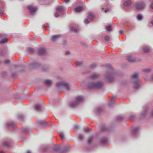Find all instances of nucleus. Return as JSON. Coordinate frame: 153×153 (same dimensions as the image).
Here are the masks:
<instances>
[{"mask_svg": "<svg viewBox=\"0 0 153 153\" xmlns=\"http://www.w3.org/2000/svg\"><path fill=\"white\" fill-rule=\"evenodd\" d=\"M132 81L135 83L134 87V90H135L139 88L140 83V80L137 74H134L132 76Z\"/></svg>", "mask_w": 153, "mask_h": 153, "instance_id": "f257e3e1", "label": "nucleus"}, {"mask_svg": "<svg viewBox=\"0 0 153 153\" xmlns=\"http://www.w3.org/2000/svg\"><path fill=\"white\" fill-rule=\"evenodd\" d=\"M68 150V147H62L59 146L58 144H55L53 147L51 149L53 152H58L60 153L65 152Z\"/></svg>", "mask_w": 153, "mask_h": 153, "instance_id": "f03ea898", "label": "nucleus"}, {"mask_svg": "<svg viewBox=\"0 0 153 153\" xmlns=\"http://www.w3.org/2000/svg\"><path fill=\"white\" fill-rule=\"evenodd\" d=\"M103 85V83L101 82H98L95 83H91L88 85L90 88H101Z\"/></svg>", "mask_w": 153, "mask_h": 153, "instance_id": "7ed1b4c3", "label": "nucleus"}, {"mask_svg": "<svg viewBox=\"0 0 153 153\" xmlns=\"http://www.w3.org/2000/svg\"><path fill=\"white\" fill-rule=\"evenodd\" d=\"M56 85L58 86H63L68 90H69L70 88V86L69 84L65 81L59 82L56 83Z\"/></svg>", "mask_w": 153, "mask_h": 153, "instance_id": "20e7f679", "label": "nucleus"}, {"mask_svg": "<svg viewBox=\"0 0 153 153\" xmlns=\"http://www.w3.org/2000/svg\"><path fill=\"white\" fill-rule=\"evenodd\" d=\"M83 100V97L81 96H78L76 98V101H72L70 103L71 106H74L76 105L78 102L82 101Z\"/></svg>", "mask_w": 153, "mask_h": 153, "instance_id": "39448f33", "label": "nucleus"}, {"mask_svg": "<svg viewBox=\"0 0 153 153\" xmlns=\"http://www.w3.org/2000/svg\"><path fill=\"white\" fill-rule=\"evenodd\" d=\"M30 12L31 15H33L37 10V8L32 5H29L27 7Z\"/></svg>", "mask_w": 153, "mask_h": 153, "instance_id": "423d86ee", "label": "nucleus"}, {"mask_svg": "<svg viewBox=\"0 0 153 153\" xmlns=\"http://www.w3.org/2000/svg\"><path fill=\"white\" fill-rule=\"evenodd\" d=\"M145 5L143 3H138L135 5L136 8L137 9L141 10L144 7Z\"/></svg>", "mask_w": 153, "mask_h": 153, "instance_id": "0eeeda50", "label": "nucleus"}, {"mask_svg": "<svg viewBox=\"0 0 153 153\" xmlns=\"http://www.w3.org/2000/svg\"><path fill=\"white\" fill-rule=\"evenodd\" d=\"M60 37L59 35H56L53 36L51 39V40L53 42H55Z\"/></svg>", "mask_w": 153, "mask_h": 153, "instance_id": "6e6552de", "label": "nucleus"}, {"mask_svg": "<svg viewBox=\"0 0 153 153\" xmlns=\"http://www.w3.org/2000/svg\"><path fill=\"white\" fill-rule=\"evenodd\" d=\"M52 83V81L50 79L46 80L45 81V84L48 86L50 85Z\"/></svg>", "mask_w": 153, "mask_h": 153, "instance_id": "1a4fd4ad", "label": "nucleus"}, {"mask_svg": "<svg viewBox=\"0 0 153 153\" xmlns=\"http://www.w3.org/2000/svg\"><path fill=\"white\" fill-rule=\"evenodd\" d=\"M88 17L91 20H92L94 17V14L92 13H90L88 14Z\"/></svg>", "mask_w": 153, "mask_h": 153, "instance_id": "9d476101", "label": "nucleus"}, {"mask_svg": "<svg viewBox=\"0 0 153 153\" xmlns=\"http://www.w3.org/2000/svg\"><path fill=\"white\" fill-rule=\"evenodd\" d=\"M83 10V7L81 6H79L75 8V11L77 12H79Z\"/></svg>", "mask_w": 153, "mask_h": 153, "instance_id": "9b49d317", "label": "nucleus"}, {"mask_svg": "<svg viewBox=\"0 0 153 153\" xmlns=\"http://www.w3.org/2000/svg\"><path fill=\"white\" fill-rule=\"evenodd\" d=\"M38 52L40 54H43L45 52V49L41 48L38 50Z\"/></svg>", "mask_w": 153, "mask_h": 153, "instance_id": "f8f14e48", "label": "nucleus"}, {"mask_svg": "<svg viewBox=\"0 0 153 153\" xmlns=\"http://www.w3.org/2000/svg\"><path fill=\"white\" fill-rule=\"evenodd\" d=\"M101 130L102 132L107 131H108V128L106 126H103L101 128Z\"/></svg>", "mask_w": 153, "mask_h": 153, "instance_id": "ddd939ff", "label": "nucleus"}, {"mask_svg": "<svg viewBox=\"0 0 153 153\" xmlns=\"http://www.w3.org/2000/svg\"><path fill=\"white\" fill-rule=\"evenodd\" d=\"M142 50L144 52L147 53L149 52L150 49L148 47H145L143 48Z\"/></svg>", "mask_w": 153, "mask_h": 153, "instance_id": "4468645a", "label": "nucleus"}, {"mask_svg": "<svg viewBox=\"0 0 153 153\" xmlns=\"http://www.w3.org/2000/svg\"><path fill=\"white\" fill-rule=\"evenodd\" d=\"M35 109L38 111H41L42 110L41 106L38 104H37L35 105Z\"/></svg>", "mask_w": 153, "mask_h": 153, "instance_id": "2eb2a0df", "label": "nucleus"}, {"mask_svg": "<svg viewBox=\"0 0 153 153\" xmlns=\"http://www.w3.org/2000/svg\"><path fill=\"white\" fill-rule=\"evenodd\" d=\"M99 76V75L97 74H94L92 75L90 77V78L92 79H97Z\"/></svg>", "mask_w": 153, "mask_h": 153, "instance_id": "dca6fc26", "label": "nucleus"}, {"mask_svg": "<svg viewBox=\"0 0 153 153\" xmlns=\"http://www.w3.org/2000/svg\"><path fill=\"white\" fill-rule=\"evenodd\" d=\"M57 10L58 12L61 13H62L64 11L63 9L61 7H58L57 8Z\"/></svg>", "mask_w": 153, "mask_h": 153, "instance_id": "f3484780", "label": "nucleus"}, {"mask_svg": "<svg viewBox=\"0 0 153 153\" xmlns=\"http://www.w3.org/2000/svg\"><path fill=\"white\" fill-rule=\"evenodd\" d=\"M101 141L102 143H107L108 142V140L106 138L104 137L101 139Z\"/></svg>", "mask_w": 153, "mask_h": 153, "instance_id": "a211bd4d", "label": "nucleus"}, {"mask_svg": "<svg viewBox=\"0 0 153 153\" xmlns=\"http://www.w3.org/2000/svg\"><path fill=\"white\" fill-rule=\"evenodd\" d=\"M127 59L129 61L131 62H133L134 61V59L133 57L130 56H128Z\"/></svg>", "mask_w": 153, "mask_h": 153, "instance_id": "6ab92c4d", "label": "nucleus"}, {"mask_svg": "<svg viewBox=\"0 0 153 153\" xmlns=\"http://www.w3.org/2000/svg\"><path fill=\"white\" fill-rule=\"evenodd\" d=\"M131 3V1L128 0L126 1L124 3V5L126 6H128Z\"/></svg>", "mask_w": 153, "mask_h": 153, "instance_id": "aec40b11", "label": "nucleus"}, {"mask_svg": "<svg viewBox=\"0 0 153 153\" xmlns=\"http://www.w3.org/2000/svg\"><path fill=\"white\" fill-rule=\"evenodd\" d=\"M78 139L79 140L81 141L84 140V137L82 134H79L78 136Z\"/></svg>", "mask_w": 153, "mask_h": 153, "instance_id": "412c9836", "label": "nucleus"}, {"mask_svg": "<svg viewBox=\"0 0 153 153\" xmlns=\"http://www.w3.org/2000/svg\"><path fill=\"white\" fill-rule=\"evenodd\" d=\"M94 140V138L93 137H90L88 140V143H90L92 142V141Z\"/></svg>", "mask_w": 153, "mask_h": 153, "instance_id": "4be33fe9", "label": "nucleus"}, {"mask_svg": "<svg viewBox=\"0 0 153 153\" xmlns=\"http://www.w3.org/2000/svg\"><path fill=\"white\" fill-rule=\"evenodd\" d=\"M70 28L72 30L74 31L77 32L78 31V29H77L75 28L73 26H71L70 27Z\"/></svg>", "mask_w": 153, "mask_h": 153, "instance_id": "5701e85b", "label": "nucleus"}, {"mask_svg": "<svg viewBox=\"0 0 153 153\" xmlns=\"http://www.w3.org/2000/svg\"><path fill=\"white\" fill-rule=\"evenodd\" d=\"M7 125L8 126L12 127V128H14L15 126L12 123H8L7 124Z\"/></svg>", "mask_w": 153, "mask_h": 153, "instance_id": "b1692460", "label": "nucleus"}, {"mask_svg": "<svg viewBox=\"0 0 153 153\" xmlns=\"http://www.w3.org/2000/svg\"><path fill=\"white\" fill-rule=\"evenodd\" d=\"M59 135L60 137L62 139H63L64 138V134L62 132H60L59 133Z\"/></svg>", "mask_w": 153, "mask_h": 153, "instance_id": "393cba45", "label": "nucleus"}, {"mask_svg": "<svg viewBox=\"0 0 153 153\" xmlns=\"http://www.w3.org/2000/svg\"><path fill=\"white\" fill-rule=\"evenodd\" d=\"M137 19L139 20H141L142 19V16L140 14H138L137 16Z\"/></svg>", "mask_w": 153, "mask_h": 153, "instance_id": "a878e982", "label": "nucleus"}, {"mask_svg": "<svg viewBox=\"0 0 153 153\" xmlns=\"http://www.w3.org/2000/svg\"><path fill=\"white\" fill-rule=\"evenodd\" d=\"M106 29L108 31H110L111 30L112 27L111 25H108L106 27Z\"/></svg>", "mask_w": 153, "mask_h": 153, "instance_id": "bb28decb", "label": "nucleus"}, {"mask_svg": "<svg viewBox=\"0 0 153 153\" xmlns=\"http://www.w3.org/2000/svg\"><path fill=\"white\" fill-rule=\"evenodd\" d=\"M137 131V129L136 128H134L132 130V134H134L136 133Z\"/></svg>", "mask_w": 153, "mask_h": 153, "instance_id": "cd10ccee", "label": "nucleus"}, {"mask_svg": "<svg viewBox=\"0 0 153 153\" xmlns=\"http://www.w3.org/2000/svg\"><path fill=\"white\" fill-rule=\"evenodd\" d=\"M7 39H4L0 41V43H3L7 42Z\"/></svg>", "mask_w": 153, "mask_h": 153, "instance_id": "c85d7f7f", "label": "nucleus"}, {"mask_svg": "<svg viewBox=\"0 0 153 153\" xmlns=\"http://www.w3.org/2000/svg\"><path fill=\"white\" fill-rule=\"evenodd\" d=\"M27 50L30 53H32L33 52V49L31 48H29L27 49Z\"/></svg>", "mask_w": 153, "mask_h": 153, "instance_id": "c756f323", "label": "nucleus"}, {"mask_svg": "<svg viewBox=\"0 0 153 153\" xmlns=\"http://www.w3.org/2000/svg\"><path fill=\"white\" fill-rule=\"evenodd\" d=\"M18 117L19 119H22L24 117V116L22 114H20L18 115Z\"/></svg>", "mask_w": 153, "mask_h": 153, "instance_id": "7c9ffc66", "label": "nucleus"}, {"mask_svg": "<svg viewBox=\"0 0 153 153\" xmlns=\"http://www.w3.org/2000/svg\"><path fill=\"white\" fill-rule=\"evenodd\" d=\"M107 78H108V80L110 81H112L114 79L113 78L110 77V76H108L107 77Z\"/></svg>", "mask_w": 153, "mask_h": 153, "instance_id": "2f4dec72", "label": "nucleus"}, {"mask_svg": "<svg viewBox=\"0 0 153 153\" xmlns=\"http://www.w3.org/2000/svg\"><path fill=\"white\" fill-rule=\"evenodd\" d=\"M105 39L108 41L110 40V38L108 36H105Z\"/></svg>", "mask_w": 153, "mask_h": 153, "instance_id": "473e14b6", "label": "nucleus"}, {"mask_svg": "<svg viewBox=\"0 0 153 153\" xmlns=\"http://www.w3.org/2000/svg\"><path fill=\"white\" fill-rule=\"evenodd\" d=\"M123 119V117L121 116H119L117 118V119L118 120H122Z\"/></svg>", "mask_w": 153, "mask_h": 153, "instance_id": "72a5a7b5", "label": "nucleus"}, {"mask_svg": "<svg viewBox=\"0 0 153 153\" xmlns=\"http://www.w3.org/2000/svg\"><path fill=\"white\" fill-rule=\"evenodd\" d=\"M84 22L85 24H88L89 23V22L88 19H86L84 20Z\"/></svg>", "mask_w": 153, "mask_h": 153, "instance_id": "f704fd0d", "label": "nucleus"}, {"mask_svg": "<svg viewBox=\"0 0 153 153\" xmlns=\"http://www.w3.org/2000/svg\"><path fill=\"white\" fill-rule=\"evenodd\" d=\"M59 16V14L58 12H56L55 13V16L56 17H57Z\"/></svg>", "mask_w": 153, "mask_h": 153, "instance_id": "c9c22d12", "label": "nucleus"}, {"mask_svg": "<svg viewBox=\"0 0 153 153\" xmlns=\"http://www.w3.org/2000/svg\"><path fill=\"white\" fill-rule=\"evenodd\" d=\"M150 71V70L149 68H148V69H145L144 70V71L146 72H149Z\"/></svg>", "mask_w": 153, "mask_h": 153, "instance_id": "e433bc0d", "label": "nucleus"}, {"mask_svg": "<svg viewBox=\"0 0 153 153\" xmlns=\"http://www.w3.org/2000/svg\"><path fill=\"white\" fill-rule=\"evenodd\" d=\"M4 146L5 147H8L9 146V144H3Z\"/></svg>", "mask_w": 153, "mask_h": 153, "instance_id": "4c0bfd02", "label": "nucleus"}, {"mask_svg": "<svg viewBox=\"0 0 153 153\" xmlns=\"http://www.w3.org/2000/svg\"><path fill=\"white\" fill-rule=\"evenodd\" d=\"M74 129H75V130H77V129H78V126H74Z\"/></svg>", "mask_w": 153, "mask_h": 153, "instance_id": "58836bf2", "label": "nucleus"}, {"mask_svg": "<svg viewBox=\"0 0 153 153\" xmlns=\"http://www.w3.org/2000/svg\"><path fill=\"white\" fill-rule=\"evenodd\" d=\"M91 131V129H90L89 128H88L87 130V132H89Z\"/></svg>", "mask_w": 153, "mask_h": 153, "instance_id": "ea45409f", "label": "nucleus"}, {"mask_svg": "<svg viewBox=\"0 0 153 153\" xmlns=\"http://www.w3.org/2000/svg\"><path fill=\"white\" fill-rule=\"evenodd\" d=\"M5 36V35L0 34V38H3Z\"/></svg>", "mask_w": 153, "mask_h": 153, "instance_id": "a19ab883", "label": "nucleus"}, {"mask_svg": "<svg viewBox=\"0 0 153 153\" xmlns=\"http://www.w3.org/2000/svg\"><path fill=\"white\" fill-rule=\"evenodd\" d=\"M5 62L6 63H8L9 62V60L8 59L6 60Z\"/></svg>", "mask_w": 153, "mask_h": 153, "instance_id": "79ce46f5", "label": "nucleus"}, {"mask_svg": "<svg viewBox=\"0 0 153 153\" xmlns=\"http://www.w3.org/2000/svg\"><path fill=\"white\" fill-rule=\"evenodd\" d=\"M108 10H109V9H108V8H107V9H106L105 10V13H106V12H107L108 11Z\"/></svg>", "mask_w": 153, "mask_h": 153, "instance_id": "37998d69", "label": "nucleus"}, {"mask_svg": "<svg viewBox=\"0 0 153 153\" xmlns=\"http://www.w3.org/2000/svg\"><path fill=\"white\" fill-rule=\"evenodd\" d=\"M83 131L84 132H87V129H85V128H83Z\"/></svg>", "mask_w": 153, "mask_h": 153, "instance_id": "c03bdc74", "label": "nucleus"}, {"mask_svg": "<svg viewBox=\"0 0 153 153\" xmlns=\"http://www.w3.org/2000/svg\"><path fill=\"white\" fill-rule=\"evenodd\" d=\"M151 7L153 9V3L151 5Z\"/></svg>", "mask_w": 153, "mask_h": 153, "instance_id": "a18cd8bd", "label": "nucleus"}, {"mask_svg": "<svg viewBox=\"0 0 153 153\" xmlns=\"http://www.w3.org/2000/svg\"><path fill=\"white\" fill-rule=\"evenodd\" d=\"M26 153H31V152L30 151H27L26 152Z\"/></svg>", "mask_w": 153, "mask_h": 153, "instance_id": "49530a36", "label": "nucleus"}, {"mask_svg": "<svg viewBox=\"0 0 153 153\" xmlns=\"http://www.w3.org/2000/svg\"><path fill=\"white\" fill-rule=\"evenodd\" d=\"M3 14V12L2 11L0 12V15H2Z\"/></svg>", "mask_w": 153, "mask_h": 153, "instance_id": "de8ad7c7", "label": "nucleus"}, {"mask_svg": "<svg viewBox=\"0 0 153 153\" xmlns=\"http://www.w3.org/2000/svg\"><path fill=\"white\" fill-rule=\"evenodd\" d=\"M64 0L65 1V2H68L69 1V0Z\"/></svg>", "mask_w": 153, "mask_h": 153, "instance_id": "09e8293b", "label": "nucleus"}, {"mask_svg": "<svg viewBox=\"0 0 153 153\" xmlns=\"http://www.w3.org/2000/svg\"><path fill=\"white\" fill-rule=\"evenodd\" d=\"M119 32L121 34L122 33V32H123V31L122 30H120L119 31Z\"/></svg>", "mask_w": 153, "mask_h": 153, "instance_id": "8fccbe9b", "label": "nucleus"}, {"mask_svg": "<svg viewBox=\"0 0 153 153\" xmlns=\"http://www.w3.org/2000/svg\"><path fill=\"white\" fill-rule=\"evenodd\" d=\"M151 23L152 25H153V20L151 21Z\"/></svg>", "mask_w": 153, "mask_h": 153, "instance_id": "3c124183", "label": "nucleus"}, {"mask_svg": "<svg viewBox=\"0 0 153 153\" xmlns=\"http://www.w3.org/2000/svg\"><path fill=\"white\" fill-rule=\"evenodd\" d=\"M151 79L152 80H153V75L152 76Z\"/></svg>", "mask_w": 153, "mask_h": 153, "instance_id": "603ef678", "label": "nucleus"}, {"mask_svg": "<svg viewBox=\"0 0 153 153\" xmlns=\"http://www.w3.org/2000/svg\"><path fill=\"white\" fill-rule=\"evenodd\" d=\"M68 53H69V52L68 51H67L66 52V54Z\"/></svg>", "mask_w": 153, "mask_h": 153, "instance_id": "864d4df0", "label": "nucleus"}, {"mask_svg": "<svg viewBox=\"0 0 153 153\" xmlns=\"http://www.w3.org/2000/svg\"><path fill=\"white\" fill-rule=\"evenodd\" d=\"M0 153H4L2 152H1L0 151Z\"/></svg>", "mask_w": 153, "mask_h": 153, "instance_id": "5fc2aeb1", "label": "nucleus"}, {"mask_svg": "<svg viewBox=\"0 0 153 153\" xmlns=\"http://www.w3.org/2000/svg\"><path fill=\"white\" fill-rule=\"evenodd\" d=\"M80 62H78V64H80Z\"/></svg>", "mask_w": 153, "mask_h": 153, "instance_id": "6e6d98bb", "label": "nucleus"}, {"mask_svg": "<svg viewBox=\"0 0 153 153\" xmlns=\"http://www.w3.org/2000/svg\"><path fill=\"white\" fill-rule=\"evenodd\" d=\"M103 9H104V8H102V10H103Z\"/></svg>", "mask_w": 153, "mask_h": 153, "instance_id": "4d7b16f0", "label": "nucleus"}, {"mask_svg": "<svg viewBox=\"0 0 153 153\" xmlns=\"http://www.w3.org/2000/svg\"><path fill=\"white\" fill-rule=\"evenodd\" d=\"M131 120H133V118H131Z\"/></svg>", "mask_w": 153, "mask_h": 153, "instance_id": "13d9d810", "label": "nucleus"}]
</instances>
